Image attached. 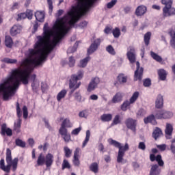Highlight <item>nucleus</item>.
I'll use <instances>...</instances> for the list:
<instances>
[{"label":"nucleus","instance_id":"obj_57","mask_svg":"<svg viewBox=\"0 0 175 175\" xmlns=\"http://www.w3.org/2000/svg\"><path fill=\"white\" fill-rule=\"evenodd\" d=\"M143 84L144 87H150V85H151V79L149 78L144 79Z\"/></svg>","mask_w":175,"mask_h":175},{"label":"nucleus","instance_id":"obj_28","mask_svg":"<svg viewBox=\"0 0 175 175\" xmlns=\"http://www.w3.org/2000/svg\"><path fill=\"white\" fill-rule=\"evenodd\" d=\"M59 133L63 137L66 143H69L70 141V134H68V130H59Z\"/></svg>","mask_w":175,"mask_h":175},{"label":"nucleus","instance_id":"obj_32","mask_svg":"<svg viewBox=\"0 0 175 175\" xmlns=\"http://www.w3.org/2000/svg\"><path fill=\"white\" fill-rule=\"evenodd\" d=\"M163 133H162V130L159 127H156L152 133V137L154 140H157L158 137H161Z\"/></svg>","mask_w":175,"mask_h":175},{"label":"nucleus","instance_id":"obj_11","mask_svg":"<svg viewBox=\"0 0 175 175\" xmlns=\"http://www.w3.org/2000/svg\"><path fill=\"white\" fill-rule=\"evenodd\" d=\"M99 83H100L99 77H95L94 78H92L88 84L87 88L88 92H92V91H95V89L98 88V84H99Z\"/></svg>","mask_w":175,"mask_h":175},{"label":"nucleus","instance_id":"obj_46","mask_svg":"<svg viewBox=\"0 0 175 175\" xmlns=\"http://www.w3.org/2000/svg\"><path fill=\"white\" fill-rule=\"evenodd\" d=\"M1 61L5 64H17V59H10V58L5 57V58H3Z\"/></svg>","mask_w":175,"mask_h":175},{"label":"nucleus","instance_id":"obj_39","mask_svg":"<svg viewBox=\"0 0 175 175\" xmlns=\"http://www.w3.org/2000/svg\"><path fill=\"white\" fill-rule=\"evenodd\" d=\"M6 162L7 163H13V160L12 159V150L10 148L6 149Z\"/></svg>","mask_w":175,"mask_h":175},{"label":"nucleus","instance_id":"obj_2","mask_svg":"<svg viewBox=\"0 0 175 175\" xmlns=\"http://www.w3.org/2000/svg\"><path fill=\"white\" fill-rule=\"evenodd\" d=\"M79 3L76 7L69 11L67 14L62 18H58L53 25V29H57L62 32V35L65 36L72 27H75V24L80 20L82 16L87 14V12L92 6L95 0H77ZM70 17V21L68 18Z\"/></svg>","mask_w":175,"mask_h":175},{"label":"nucleus","instance_id":"obj_54","mask_svg":"<svg viewBox=\"0 0 175 175\" xmlns=\"http://www.w3.org/2000/svg\"><path fill=\"white\" fill-rule=\"evenodd\" d=\"M47 4L49 5V14H51V13H53V9H54V6H53V0H47Z\"/></svg>","mask_w":175,"mask_h":175},{"label":"nucleus","instance_id":"obj_37","mask_svg":"<svg viewBox=\"0 0 175 175\" xmlns=\"http://www.w3.org/2000/svg\"><path fill=\"white\" fill-rule=\"evenodd\" d=\"M165 133L166 136H172L173 133V125L170 123H167L165 126Z\"/></svg>","mask_w":175,"mask_h":175},{"label":"nucleus","instance_id":"obj_50","mask_svg":"<svg viewBox=\"0 0 175 175\" xmlns=\"http://www.w3.org/2000/svg\"><path fill=\"white\" fill-rule=\"evenodd\" d=\"M76 64V59H75V57L73 56H70L68 58V65L70 68H73L75 66V64Z\"/></svg>","mask_w":175,"mask_h":175},{"label":"nucleus","instance_id":"obj_61","mask_svg":"<svg viewBox=\"0 0 175 175\" xmlns=\"http://www.w3.org/2000/svg\"><path fill=\"white\" fill-rule=\"evenodd\" d=\"M105 33L107 35H109V33H111V32H113V27H110L109 26H107L105 29H104Z\"/></svg>","mask_w":175,"mask_h":175},{"label":"nucleus","instance_id":"obj_12","mask_svg":"<svg viewBox=\"0 0 175 175\" xmlns=\"http://www.w3.org/2000/svg\"><path fill=\"white\" fill-rule=\"evenodd\" d=\"M136 70L135 71L134 74V81H142V79H143V72L144 69L142 67L140 68V63L139 62H136Z\"/></svg>","mask_w":175,"mask_h":175},{"label":"nucleus","instance_id":"obj_17","mask_svg":"<svg viewBox=\"0 0 175 175\" xmlns=\"http://www.w3.org/2000/svg\"><path fill=\"white\" fill-rule=\"evenodd\" d=\"M170 16H175V8L172 7L163 8V17H170Z\"/></svg>","mask_w":175,"mask_h":175},{"label":"nucleus","instance_id":"obj_44","mask_svg":"<svg viewBox=\"0 0 175 175\" xmlns=\"http://www.w3.org/2000/svg\"><path fill=\"white\" fill-rule=\"evenodd\" d=\"M112 35L116 39H118L121 36V30L118 27L112 29Z\"/></svg>","mask_w":175,"mask_h":175},{"label":"nucleus","instance_id":"obj_27","mask_svg":"<svg viewBox=\"0 0 175 175\" xmlns=\"http://www.w3.org/2000/svg\"><path fill=\"white\" fill-rule=\"evenodd\" d=\"M156 109H162L163 107V96L159 94L155 101Z\"/></svg>","mask_w":175,"mask_h":175},{"label":"nucleus","instance_id":"obj_40","mask_svg":"<svg viewBox=\"0 0 175 175\" xmlns=\"http://www.w3.org/2000/svg\"><path fill=\"white\" fill-rule=\"evenodd\" d=\"M151 40V32L148 31L145 33L144 36V42L145 43V46H148L150 44V40Z\"/></svg>","mask_w":175,"mask_h":175},{"label":"nucleus","instance_id":"obj_52","mask_svg":"<svg viewBox=\"0 0 175 175\" xmlns=\"http://www.w3.org/2000/svg\"><path fill=\"white\" fill-rule=\"evenodd\" d=\"M23 115L25 120L28 118V107L25 105L23 107Z\"/></svg>","mask_w":175,"mask_h":175},{"label":"nucleus","instance_id":"obj_24","mask_svg":"<svg viewBox=\"0 0 175 175\" xmlns=\"http://www.w3.org/2000/svg\"><path fill=\"white\" fill-rule=\"evenodd\" d=\"M35 49H29V55L30 57H33V55H43V49L42 48H36L34 44Z\"/></svg>","mask_w":175,"mask_h":175},{"label":"nucleus","instance_id":"obj_23","mask_svg":"<svg viewBox=\"0 0 175 175\" xmlns=\"http://www.w3.org/2000/svg\"><path fill=\"white\" fill-rule=\"evenodd\" d=\"M21 29H23V27L21 25H14L12 27L10 33L11 36H16L21 32Z\"/></svg>","mask_w":175,"mask_h":175},{"label":"nucleus","instance_id":"obj_60","mask_svg":"<svg viewBox=\"0 0 175 175\" xmlns=\"http://www.w3.org/2000/svg\"><path fill=\"white\" fill-rule=\"evenodd\" d=\"M75 166H80V160L79 159V157H73V161H72Z\"/></svg>","mask_w":175,"mask_h":175},{"label":"nucleus","instance_id":"obj_14","mask_svg":"<svg viewBox=\"0 0 175 175\" xmlns=\"http://www.w3.org/2000/svg\"><path fill=\"white\" fill-rule=\"evenodd\" d=\"M18 165V158H14L12 161V164L8 163L6 166H5L2 170L5 172L6 173H10V168L12 167L13 172H16L17 170V165Z\"/></svg>","mask_w":175,"mask_h":175},{"label":"nucleus","instance_id":"obj_6","mask_svg":"<svg viewBox=\"0 0 175 175\" xmlns=\"http://www.w3.org/2000/svg\"><path fill=\"white\" fill-rule=\"evenodd\" d=\"M83 77H84V72L82 70L78 71L77 75L72 74L70 76L69 79V88L71 90V94H73V92H75L77 88H80L81 82L77 83V81H79V80H81Z\"/></svg>","mask_w":175,"mask_h":175},{"label":"nucleus","instance_id":"obj_53","mask_svg":"<svg viewBox=\"0 0 175 175\" xmlns=\"http://www.w3.org/2000/svg\"><path fill=\"white\" fill-rule=\"evenodd\" d=\"M120 123L121 120H120V115H116L112 122L113 125H118V124Z\"/></svg>","mask_w":175,"mask_h":175},{"label":"nucleus","instance_id":"obj_56","mask_svg":"<svg viewBox=\"0 0 175 175\" xmlns=\"http://www.w3.org/2000/svg\"><path fill=\"white\" fill-rule=\"evenodd\" d=\"M79 116L82 118H87L88 117V111L87 109L83 110L79 112Z\"/></svg>","mask_w":175,"mask_h":175},{"label":"nucleus","instance_id":"obj_19","mask_svg":"<svg viewBox=\"0 0 175 175\" xmlns=\"http://www.w3.org/2000/svg\"><path fill=\"white\" fill-rule=\"evenodd\" d=\"M1 136H5L7 135V136H13V131L10 128H8L6 126V124H3L1 125Z\"/></svg>","mask_w":175,"mask_h":175},{"label":"nucleus","instance_id":"obj_8","mask_svg":"<svg viewBox=\"0 0 175 175\" xmlns=\"http://www.w3.org/2000/svg\"><path fill=\"white\" fill-rule=\"evenodd\" d=\"M139 92H135L130 100H126L123 102V103L120 106V109L122 111H126L128 109L131 108V105L135 103L136 100H137V98H139Z\"/></svg>","mask_w":175,"mask_h":175},{"label":"nucleus","instance_id":"obj_15","mask_svg":"<svg viewBox=\"0 0 175 175\" xmlns=\"http://www.w3.org/2000/svg\"><path fill=\"white\" fill-rule=\"evenodd\" d=\"M54 29V31H55L56 35L53 37V39L52 40L51 43L53 46H54L55 47V46H57V44H58V43H59V42H61V40L65 36H62V31H60L57 30V29Z\"/></svg>","mask_w":175,"mask_h":175},{"label":"nucleus","instance_id":"obj_16","mask_svg":"<svg viewBox=\"0 0 175 175\" xmlns=\"http://www.w3.org/2000/svg\"><path fill=\"white\" fill-rule=\"evenodd\" d=\"M125 125L128 129H131L133 132H136V126L137 125L136 120L129 118L126 120Z\"/></svg>","mask_w":175,"mask_h":175},{"label":"nucleus","instance_id":"obj_25","mask_svg":"<svg viewBox=\"0 0 175 175\" xmlns=\"http://www.w3.org/2000/svg\"><path fill=\"white\" fill-rule=\"evenodd\" d=\"M124 98V95L121 92H117L112 98V103H121L122 99Z\"/></svg>","mask_w":175,"mask_h":175},{"label":"nucleus","instance_id":"obj_64","mask_svg":"<svg viewBox=\"0 0 175 175\" xmlns=\"http://www.w3.org/2000/svg\"><path fill=\"white\" fill-rule=\"evenodd\" d=\"M81 131V127H79V128H77V129L72 130L71 133L72 135H77L79 133H80Z\"/></svg>","mask_w":175,"mask_h":175},{"label":"nucleus","instance_id":"obj_58","mask_svg":"<svg viewBox=\"0 0 175 175\" xmlns=\"http://www.w3.org/2000/svg\"><path fill=\"white\" fill-rule=\"evenodd\" d=\"M117 3V0H111V2L107 4V9H111Z\"/></svg>","mask_w":175,"mask_h":175},{"label":"nucleus","instance_id":"obj_43","mask_svg":"<svg viewBox=\"0 0 175 175\" xmlns=\"http://www.w3.org/2000/svg\"><path fill=\"white\" fill-rule=\"evenodd\" d=\"M15 144L18 147H21V148H25V142L23 141V139H21L20 138H17L15 139Z\"/></svg>","mask_w":175,"mask_h":175},{"label":"nucleus","instance_id":"obj_29","mask_svg":"<svg viewBox=\"0 0 175 175\" xmlns=\"http://www.w3.org/2000/svg\"><path fill=\"white\" fill-rule=\"evenodd\" d=\"M161 174V169L159 165L157 164L153 165L151 167L150 171V175H159Z\"/></svg>","mask_w":175,"mask_h":175},{"label":"nucleus","instance_id":"obj_48","mask_svg":"<svg viewBox=\"0 0 175 175\" xmlns=\"http://www.w3.org/2000/svg\"><path fill=\"white\" fill-rule=\"evenodd\" d=\"M64 151L66 158H70L72 155V150H70V149L68 146H65L64 148Z\"/></svg>","mask_w":175,"mask_h":175},{"label":"nucleus","instance_id":"obj_49","mask_svg":"<svg viewBox=\"0 0 175 175\" xmlns=\"http://www.w3.org/2000/svg\"><path fill=\"white\" fill-rule=\"evenodd\" d=\"M62 169V170H65V169H70V164L68 160L64 159Z\"/></svg>","mask_w":175,"mask_h":175},{"label":"nucleus","instance_id":"obj_62","mask_svg":"<svg viewBox=\"0 0 175 175\" xmlns=\"http://www.w3.org/2000/svg\"><path fill=\"white\" fill-rule=\"evenodd\" d=\"M49 88V86L47 85V83L42 82L41 83V90L42 92H45V91Z\"/></svg>","mask_w":175,"mask_h":175},{"label":"nucleus","instance_id":"obj_21","mask_svg":"<svg viewBox=\"0 0 175 175\" xmlns=\"http://www.w3.org/2000/svg\"><path fill=\"white\" fill-rule=\"evenodd\" d=\"M72 126H73V124L70 122V120L66 118L63 120L59 131H68L66 128H72Z\"/></svg>","mask_w":175,"mask_h":175},{"label":"nucleus","instance_id":"obj_42","mask_svg":"<svg viewBox=\"0 0 175 175\" xmlns=\"http://www.w3.org/2000/svg\"><path fill=\"white\" fill-rule=\"evenodd\" d=\"M150 55L154 61H157V62H162L163 59L162 57L159 56V55L155 53V52L151 51Z\"/></svg>","mask_w":175,"mask_h":175},{"label":"nucleus","instance_id":"obj_3","mask_svg":"<svg viewBox=\"0 0 175 175\" xmlns=\"http://www.w3.org/2000/svg\"><path fill=\"white\" fill-rule=\"evenodd\" d=\"M51 36H54V30L49 27V23H45L43 27L42 36H38V40L35 43L36 49H42V55L36 57L33 59H25V61L23 63V65L33 64L35 66H40V65L47 59L49 54H50L55 47L50 42Z\"/></svg>","mask_w":175,"mask_h":175},{"label":"nucleus","instance_id":"obj_47","mask_svg":"<svg viewBox=\"0 0 175 175\" xmlns=\"http://www.w3.org/2000/svg\"><path fill=\"white\" fill-rule=\"evenodd\" d=\"M106 51L111 55H116V50H114V48L111 45H108L106 47Z\"/></svg>","mask_w":175,"mask_h":175},{"label":"nucleus","instance_id":"obj_31","mask_svg":"<svg viewBox=\"0 0 175 175\" xmlns=\"http://www.w3.org/2000/svg\"><path fill=\"white\" fill-rule=\"evenodd\" d=\"M157 73H158L159 79L161 80V81H165V80H166L167 72H166V70H165V69L158 70Z\"/></svg>","mask_w":175,"mask_h":175},{"label":"nucleus","instance_id":"obj_1","mask_svg":"<svg viewBox=\"0 0 175 175\" xmlns=\"http://www.w3.org/2000/svg\"><path fill=\"white\" fill-rule=\"evenodd\" d=\"M25 59H23L21 63V67L12 70L9 77L3 83H0V94H3V100L8 101L12 96H14L16 92L18 90L21 83L27 85L29 83V79L35 83L36 81V75H31L35 70V64L29 63L23 64Z\"/></svg>","mask_w":175,"mask_h":175},{"label":"nucleus","instance_id":"obj_59","mask_svg":"<svg viewBox=\"0 0 175 175\" xmlns=\"http://www.w3.org/2000/svg\"><path fill=\"white\" fill-rule=\"evenodd\" d=\"M75 99L77 100V102H81V94H80V92H77L75 93Z\"/></svg>","mask_w":175,"mask_h":175},{"label":"nucleus","instance_id":"obj_38","mask_svg":"<svg viewBox=\"0 0 175 175\" xmlns=\"http://www.w3.org/2000/svg\"><path fill=\"white\" fill-rule=\"evenodd\" d=\"M66 94H68L66 90H62L61 92H59L57 95V102H61V100H62V99L66 96Z\"/></svg>","mask_w":175,"mask_h":175},{"label":"nucleus","instance_id":"obj_13","mask_svg":"<svg viewBox=\"0 0 175 175\" xmlns=\"http://www.w3.org/2000/svg\"><path fill=\"white\" fill-rule=\"evenodd\" d=\"M128 50L126 57L130 64H135V62H136V51L135 50V47L129 46Z\"/></svg>","mask_w":175,"mask_h":175},{"label":"nucleus","instance_id":"obj_30","mask_svg":"<svg viewBox=\"0 0 175 175\" xmlns=\"http://www.w3.org/2000/svg\"><path fill=\"white\" fill-rule=\"evenodd\" d=\"M117 80L120 84H125L128 81V76L125 75L124 73H120L117 77Z\"/></svg>","mask_w":175,"mask_h":175},{"label":"nucleus","instance_id":"obj_36","mask_svg":"<svg viewBox=\"0 0 175 175\" xmlns=\"http://www.w3.org/2000/svg\"><path fill=\"white\" fill-rule=\"evenodd\" d=\"M35 17L37 21H39L40 23H42V21H44V12L37 11L35 13Z\"/></svg>","mask_w":175,"mask_h":175},{"label":"nucleus","instance_id":"obj_26","mask_svg":"<svg viewBox=\"0 0 175 175\" xmlns=\"http://www.w3.org/2000/svg\"><path fill=\"white\" fill-rule=\"evenodd\" d=\"M157 118L155 117V113L154 114H151L148 117L144 119V124H152L155 125L157 124V120H155Z\"/></svg>","mask_w":175,"mask_h":175},{"label":"nucleus","instance_id":"obj_45","mask_svg":"<svg viewBox=\"0 0 175 175\" xmlns=\"http://www.w3.org/2000/svg\"><path fill=\"white\" fill-rule=\"evenodd\" d=\"M162 5H165L164 8H172L173 6V0H161Z\"/></svg>","mask_w":175,"mask_h":175},{"label":"nucleus","instance_id":"obj_41","mask_svg":"<svg viewBox=\"0 0 175 175\" xmlns=\"http://www.w3.org/2000/svg\"><path fill=\"white\" fill-rule=\"evenodd\" d=\"M90 137H91V131H90V130H87L85 139L83 141V144H82V148H84V147H85L87 146V144H88V142H90Z\"/></svg>","mask_w":175,"mask_h":175},{"label":"nucleus","instance_id":"obj_10","mask_svg":"<svg viewBox=\"0 0 175 175\" xmlns=\"http://www.w3.org/2000/svg\"><path fill=\"white\" fill-rule=\"evenodd\" d=\"M16 116L18 117L17 122L14 124V131L16 133H20V129L21 128V117H23V112L21 111V108H20V103H16Z\"/></svg>","mask_w":175,"mask_h":175},{"label":"nucleus","instance_id":"obj_9","mask_svg":"<svg viewBox=\"0 0 175 175\" xmlns=\"http://www.w3.org/2000/svg\"><path fill=\"white\" fill-rule=\"evenodd\" d=\"M173 117V113L165 109L157 110L155 111L156 120H169Z\"/></svg>","mask_w":175,"mask_h":175},{"label":"nucleus","instance_id":"obj_5","mask_svg":"<svg viewBox=\"0 0 175 175\" xmlns=\"http://www.w3.org/2000/svg\"><path fill=\"white\" fill-rule=\"evenodd\" d=\"M102 39L97 38L94 40L93 43H92L88 49V57L85 58L81 59L79 62V67L80 68H85L87 66L88 62L91 61V57H90V55L92 54L93 53H95L96 51L98 50V48L99 46H100V43H102Z\"/></svg>","mask_w":175,"mask_h":175},{"label":"nucleus","instance_id":"obj_33","mask_svg":"<svg viewBox=\"0 0 175 175\" xmlns=\"http://www.w3.org/2000/svg\"><path fill=\"white\" fill-rule=\"evenodd\" d=\"M90 172L94 174L98 173L99 172V164L96 162L92 163L89 166Z\"/></svg>","mask_w":175,"mask_h":175},{"label":"nucleus","instance_id":"obj_20","mask_svg":"<svg viewBox=\"0 0 175 175\" xmlns=\"http://www.w3.org/2000/svg\"><path fill=\"white\" fill-rule=\"evenodd\" d=\"M147 13V7L145 5H139L136 10L135 14L138 17H141L142 16H144Z\"/></svg>","mask_w":175,"mask_h":175},{"label":"nucleus","instance_id":"obj_63","mask_svg":"<svg viewBox=\"0 0 175 175\" xmlns=\"http://www.w3.org/2000/svg\"><path fill=\"white\" fill-rule=\"evenodd\" d=\"M139 150L144 151L146 150V144L144 142H139L138 145Z\"/></svg>","mask_w":175,"mask_h":175},{"label":"nucleus","instance_id":"obj_18","mask_svg":"<svg viewBox=\"0 0 175 175\" xmlns=\"http://www.w3.org/2000/svg\"><path fill=\"white\" fill-rule=\"evenodd\" d=\"M150 159L151 162L157 161L159 166H164L165 165V163L163 162V160H162V156L161 154H158L157 157H155V154H150Z\"/></svg>","mask_w":175,"mask_h":175},{"label":"nucleus","instance_id":"obj_22","mask_svg":"<svg viewBox=\"0 0 175 175\" xmlns=\"http://www.w3.org/2000/svg\"><path fill=\"white\" fill-rule=\"evenodd\" d=\"M169 35L171 37V40L170 41V44L174 50H175V27L174 29L170 28L168 31Z\"/></svg>","mask_w":175,"mask_h":175},{"label":"nucleus","instance_id":"obj_34","mask_svg":"<svg viewBox=\"0 0 175 175\" xmlns=\"http://www.w3.org/2000/svg\"><path fill=\"white\" fill-rule=\"evenodd\" d=\"M5 44L8 49H12V47H13V39L12 37H10V36H5Z\"/></svg>","mask_w":175,"mask_h":175},{"label":"nucleus","instance_id":"obj_55","mask_svg":"<svg viewBox=\"0 0 175 175\" xmlns=\"http://www.w3.org/2000/svg\"><path fill=\"white\" fill-rule=\"evenodd\" d=\"M25 14L28 20H32V17H33V12H32V10H27Z\"/></svg>","mask_w":175,"mask_h":175},{"label":"nucleus","instance_id":"obj_7","mask_svg":"<svg viewBox=\"0 0 175 175\" xmlns=\"http://www.w3.org/2000/svg\"><path fill=\"white\" fill-rule=\"evenodd\" d=\"M53 162H54V156L51 153H48L45 157L43 153H41L37 159V166H43L45 163L46 167H51Z\"/></svg>","mask_w":175,"mask_h":175},{"label":"nucleus","instance_id":"obj_4","mask_svg":"<svg viewBox=\"0 0 175 175\" xmlns=\"http://www.w3.org/2000/svg\"><path fill=\"white\" fill-rule=\"evenodd\" d=\"M108 143L111 146H113L116 148H118V156H117V162L118 163H122V161H124V157H125L126 151H129V144L128 143H125L124 146L111 138L108 139Z\"/></svg>","mask_w":175,"mask_h":175},{"label":"nucleus","instance_id":"obj_35","mask_svg":"<svg viewBox=\"0 0 175 175\" xmlns=\"http://www.w3.org/2000/svg\"><path fill=\"white\" fill-rule=\"evenodd\" d=\"M100 120L103 122H109L113 120V115L111 113H104L100 116Z\"/></svg>","mask_w":175,"mask_h":175},{"label":"nucleus","instance_id":"obj_51","mask_svg":"<svg viewBox=\"0 0 175 175\" xmlns=\"http://www.w3.org/2000/svg\"><path fill=\"white\" fill-rule=\"evenodd\" d=\"M25 18H27L25 12H22L17 15L16 20L17 21H21V20H25Z\"/></svg>","mask_w":175,"mask_h":175}]
</instances>
